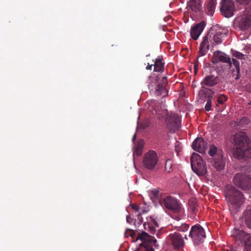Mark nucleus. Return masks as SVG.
<instances>
[{
    "label": "nucleus",
    "instance_id": "f257e3e1",
    "mask_svg": "<svg viewBox=\"0 0 251 251\" xmlns=\"http://www.w3.org/2000/svg\"><path fill=\"white\" fill-rule=\"evenodd\" d=\"M225 195L228 203L231 214L234 216L240 210L245 201L243 193L231 185L226 187Z\"/></svg>",
    "mask_w": 251,
    "mask_h": 251
},
{
    "label": "nucleus",
    "instance_id": "f03ea898",
    "mask_svg": "<svg viewBox=\"0 0 251 251\" xmlns=\"http://www.w3.org/2000/svg\"><path fill=\"white\" fill-rule=\"evenodd\" d=\"M235 150L233 154L238 158L251 157V143L245 132H239L233 136Z\"/></svg>",
    "mask_w": 251,
    "mask_h": 251
},
{
    "label": "nucleus",
    "instance_id": "7ed1b4c3",
    "mask_svg": "<svg viewBox=\"0 0 251 251\" xmlns=\"http://www.w3.org/2000/svg\"><path fill=\"white\" fill-rule=\"evenodd\" d=\"M137 240H140L142 243L136 251H154L153 246L156 248L159 247L154 237L149 235L146 232L139 234Z\"/></svg>",
    "mask_w": 251,
    "mask_h": 251
},
{
    "label": "nucleus",
    "instance_id": "20e7f679",
    "mask_svg": "<svg viewBox=\"0 0 251 251\" xmlns=\"http://www.w3.org/2000/svg\"><path fill=\"white\" fill-rule=\"evenodd\" d=\"M215 45L213 37L212 36V28H211L207 33L203 37L202 41L200 44L199 51V56L197 58V60L195 61L194 65L195 70H196L198 66V58L200 56H203L206 55L208 50L211 48H213Z\"/></svg>",
    "mask_w": 251,
    "mask_h": 251
},
{
    "label": "nucleus",
    "instance_id": "39448f33",
    "mask_svg": "<svg viewBox=\"0 0 251 251\" xmlns=\"http://www.w3.org/2000/svg\"><path fill=\"white\" fill-rule=\"evenodd\" d=\"M232 182L235 186L244 191L251 190V177L245 173L235 174L233 176Z\"/></svg>",
    "mask_w": 251,
    "mask_h": 251
},
{
    "label": "nucleus",
    "instance_id": "423d86ee",
    "mask_svg": "<svg viewBox=\"0 0 251 251\" xmlns=\"http://www.w3.org/2000/svg\"><path fill=\"white\" fill-rule=\"evenodd\" d=\"M191 165L193 171L198 176H203L207 172L205 163L201 157L193 153L191 157Z\"/></svg>",
    "mask_w": 251,
    "mask_h": 251
},
{
    "label": "nucleus",
    "instance_id": "0eeeda50",
    "mask_svg": "<svg viewBox=\"0 0 251 251\" xmlns=\"http://www.w3.org/2000/svg\"><path fill=\"white\" fill-rule=\"evenodd\" d=\"M189 237L195 245H200L203 243L206 238L205 230L200 225L196 224L191 227Z\"/></svg>",
    "mask_w": 251,
    "mask_h": 251
},
{
    "label": "nucleus",
    "instance_id": "6e6552de",
    "mask_svg": "<svg viewBox=\"0 0 251 251\" xmlns=\"http://www.w3.org/2000/svg\"><path fill=\"white\" fill-rule=\"evenodd\" d=\"M158 161L157 153L153 151H149L144 156L143 165L146 169L152 170L155 168Z\"/></svg>",
    "mask_w": 251,
    "mask_h": 251
},
{
    "label": "nucleus",
    "instance_id": "1a4fd4ad",
    "mask_svg": "<svg viewBox=\"0 0 251 251\" xmlns=\"http://www.w3.org/2000/svg\"><path fill=\"white\" fill-rule=\"evenodd\" d=\"M167 128L171 132H175L181 126L180 117L175 113H171L165 118Z\"/></svg>",
    "mask_w": 251,
    "mask_h": 251
},
{
    "label": "nucleus",
    "instance_id": "9d476101",
    "mask_svg": "<svg viewBox=\"0 0 251 251\" xmlns=\"http://www.w3.org/2000/svg\"><path fill=\"white\" fill-rule=\"evenodd\" d=\"M166 243L174 249H180L184 246V240L181 235L178 232L170 233L166 238Z\"/></svg>",
    "mask_w": 251,
    "mask_h": 251
},
{
    "label": "nucleus",
    "instance_id": "9b49d317",
    "mask_svg": "<svg viewBox=\"0 0 251 251\" xmlns=\"http://www.w3.org/2000/svg\"><path fill=\"white\" fill-rule=\"evenodd\" d=\"M161 204L175 213H178L181 210L180 204L176 199L171 196H167L164 198L161 202Z\"/></svg>",
    "mask_w": 251,
    "mask_h": 251
},
{
    "label": "nucleus",
    "instance_id": "f8f14e48",
    "mask_svg": "<svg viewBox=\"0 0 251 251\" xmlns=\"http://www.w3.org/2000/svg\"><path fill=\"white\" fill-rule=\"evenodd\" d=\"M235 6L232 0H223L221 2L220 10L222 14L226 18L231 17L233 15Z\"/></svg>",
    "mask_w": 251,
    "mask_h": 251
},
{
    "label": "nucleus",
    "instance_id": "ddd939ff",
    "mask_svg": "<svg viewBox=\"0 0 251 251\" xmlns=\"http://www.w3.org/2000/svg\"><path fill=\"white\" fill-rule=\"evenodd\" d=\"M220 82V78L217 76L213 75H209L205 76L201 82V88L205 89L206 87H212L215 86Z\"/></svg>",
    "mask_w": 251,
    "mask_h": 251
},
{
    "label": "nucleus",
    "instance_id": "4468645a",
    "mask_svg": "<svg viewBox=\"0 0 251 251\" xmlns=\"http://www.w3.org/2000/svg\"><path fill=\"white\" fill-rule=\"evenodd\" d=\"M192 149L201 153H205L207 148V143L204 140L203 138L198 137L195 139L192 144Z\"/></svg>",
    "mask_w": 251,
    "mask_h": 251
},
{
    "label": "nucleus",
    "instance_id": "2eb2a0df",
    "mask_svg": "<svg viewBox=\"0 0 251 251\" xmlns=\"http://www.w3.org/2000/svg\"><path fill=\"white\" fill-rule=\"evenodd\" d=\"M251 25V8L246 9L244 16H243L239 23V26L242 29H247Z\"/></svg>",
    "mask_w": 251,
    "mask_h": 251
},
{
    "label": "nucleus",
    "instance_id": "dca6fc26",
    "mask_svg": "<svg viewBox=\"0 0 251 251\" xmlns=\"http://www.w3.org/2000/svg\"><path fill=\"white\" fill-rule=\"evenodd\" d=\"M205 25V22L202 21L195 24L191 27L190 34L193 39L197 40L199 38V36L204 29Z\"/></svg>",
    "mask_w": 251,
    "mask_h": 251
},
{
    "label": "nucleus",
    "instance_id": "f3484780",
    "mask_svg": "<svg viewBox=\"0 0 251 251\" xmlns=\"http://www.w3.org/2000/svg\"><path fill=\"white\" fill-rule=\"evenodd\" d=\"M225 158L222 152H219L213 158L212 161V166L217 171L223 170L225 167Z\"/></svg>",
    "mask_w": 251,
    "mask_h": 251
},
{
    "label": "nucleus",
    "instance_id": "a211bd4d",
    "mask_svg": "<svg viewBox=\"0 0 251 251\" xmlns=\"http://www.w3.org/2000/svg\"><path fill=\"white\" fill-rule=\"evenodd\" d=\"M212 62L214 64H217L219 62L226 63L230 65L232 64L230 57L219 50H217L213 53Z\"/></svg>",
    "mask_w": 251,
    "mask_h": 251
},
{
    "label": "nucleus",
    "instance_id": "6ab92c4d",
    "mask_svg": "<svg viewBox=\"0 0 251 251\" xmlns=\"http://www.w3.org/2000/svg\"><path fill=\"white\" fill-rule=\"evenodd\" d=\"M162 81V84L159 83L157 85L155 93L158 96H162V97H165L168 94V90L165 87V85L167 84L166 78L163 77Z\"/></svg>",
    "mask_w": 251,
    "mask_h": 251
},
{
    "label": "nucleus",
    "instance_id": "aec40b11",
    "mask_svg": "<svg viewBox=\"0 0 251 251\" xmlns=\"http://www.w3.org/2000/svg\"><path fill=\"white\" fill-rule=\"evenodd\" d=\"M216 4V0H209L205 3L204 11L207 15L212 16L214 14Z\"/></svg>",
    "mask_w": 251,
    "mask_h": 251
},
{
    "label": "nucleus",
    "instance_id": "412c9836",
    "mask_svg": "<svg viewBox=\"0 0 251 251\" xmlns=\"http://www.w3.org/2000/svg\"><path fill=\"white\" fill-rule=\"evenodd\" d=\"M204 93L207 98V102L205 106V109L207 111H209L211 110L212 100L215 92L212 89H206Z\"/></svg>",
    "mask_w": 251,
    "mask_h": 251
},
{
    "label": "nucleus",
    "instance_id": "4be33fe9",
    "mask_svg": "<svg viewBox=\"0 0 251 251\" xmlns=\"http://www.w3.org/2000/svg\"><path fill=\"white\" fill-rule=\"evenodd\" d=\"M226 36V33L223 31H216L212 29V36L213 37L215 45L220 44L222 42L223 38Z\"/></svg>",
    "mask_w": 251,
    "mask_h": 251
},
{
    "label": "nucleus",
    "instance_id": "5701e85b",
    "mask_svg": "<svg viewBox=\"0 0 251 251\" xmlns=\"http://www.w3.org/2000/svg\"><path fill=\"white\" fill-rule=\"evenodd\" d=\"M188 4L191 9L196 13L201 12L202 9L200 0H190Z\"/></svg>",
    "mask_w": 251,
    "mask_h": 251
},
{
    "label": "nucleus",
    "instance_id": "b1692460",
    "mask_svg": "<svg viewBox=\"0 0 251 251\" xmlns=\"http://www.w3.org/2000/svg\"><path fill=\"white\" fill-rule=\"evenodd\" d=\"M153 114H155L156 117L159 120H161L164 118L165 119L166 117H167L169 114L167 109H163L161 108H158L157 110L154 109V111L153 112Z\"/></svg>",
    "mask_w": 251,
    "mask_h": 251
},
{
    "label": "nucleus",
    "instance_id": "393cba45",
    "mask_svg": "<svg viewBox=\"0 0 251 251\" xmlns=\"http://www.w3.org/2000/svg\"><path fill=\"white\" fill-rule=\"evenodd\" d=\"M162 58L158 57L155 59L154 64V71L162 73L164 71V63L162 62Z\"/></svg>",
    "mask_w": 251,
    "mask_h": 251
},
{
    "label": "nucleus",
    "instance_id": "a878e982",
    "mask_svg": "<svg viewBox=\"0 0 251 251\" xmlns=\"http://www.w3.org/2000/svg\"><path fill=\"white\" fill-rule=\"evenodd\" d=\"M232 235L236 239V240H239L240 241L244 240L247 236L246 233L244 231L236 228L234 229Z\"/></svg>",
    "mask_w": 251,
    "mask_h": 251
},
{
    "label": "nucleus",
    "instance_id": "bb28decb",
    "mask_svg": "<svg viewBox=\"0 0 251 251\" xmlns=\"http://www.w3.org/2000/svg\"><path fill=\"white\" fill-rule=\"evenodd\" d=\"M245 223L247 226L251 229V209H247L244 212Z\"/></svg>",
    "mask_w": 251,
    "mask_h": 251
},
{
    "label": "nucleus",
    "instance_id": "cd10ccee",
    "mask_svg": "<svg viewBox=\"0 0 251 251\" xmlns=\"http://www.w3.org/2000/svg\"><path fill=\"white\" fill-rule=\"evenodd\" d=\"M189 227V225L183 223L181 224V225H177L176 226H175V228L178 231H181V232H185L188 230Z\"/></svg>",
    "mask_w": 251,
    "mask_h": 251
},
{
    "label": "nucleus",
    "instance_id": "c85d7f7f",
    "mask_svg": "<svg viewBox=\"0 0 251 251\" xmlns=\"http://www.w3.org/2000/svg\"><path fill=\"white\" fill-rule=\"evenodd\" d=\"M250 120L246 117H244L238 122V125L241 126L242 127H245L250 124Z\"/></svg>",
    "mask_w": 251,
    "mask_h": 251
},
{
    "label": "nucleus",
    "instance_id": "c756f323",
    "mask_svg": "<svg viewBox=\"0 0 251 251\" xmlns=\"http://www.w3.org/2000/svg\"><path fill=\"white\" fill-rule=\"evenodd\" d=\"M219 152H221V151H218L217 148L216 146L213 145H212L210 146V150L208 151V153L210 156H213L214 157Z\"/></svg>",
    "mask_w": 251,
    "mask_h": 251
},
{
    "label": "nucleus",
    "instance_id": "7c9ffc66",
    "mask_svg": "<svg viewBox=\"0 0 251 251\" xmlns=\"http://www.w3.org/2000/svg\"><path fill=\"white\" fill-rule=\"evenodd\" d=\"M172 166H173V160L171 159H168L166 160L165 169L166 171L168 173L171 172L172 171Z\"/></svg>",
    "mask_w": 251,
    "mask_h": 251
},
{
    "label": "nucleus",
    "instance_id": "2f4dec72",
    "mask_svg": "<svg viewBox=\"0 0 251 251\" xmlns=\"http://www.w3.org/2000/svg\"><path fill=\"white\" fill-rule=\"evenodd\" d=\"M227 97L224 94H220L217 98V102L219 104H223L227 100Z\"/></svg>",
    "mask_w": 251,
    "mask_h": 251
},
{
    "label": "nucleus",
    "instance_id": "473e14b6",
    "mask_svg": "<svg viewBox=\"0 0 251 251\" xmlns=\"http://www.w3.org/2000/svg\"><path fill=\"white\" fill-rule=\"evenodd\" d=\"M232 63H233L234 66L235 67L236 71V72H237V75H238L239 74V73H240V63H239V62L237 60L235 59V58H232ZM238 78H239V77L237 75V76L235 78V79H238Z\"/></svg>",
    "mask_w": 251,
    "mask_h": 251
},
{
    "label": "nucleus",
    "instance_id": "72a5a7b5",
    "mask_svg": "<svg viewBox=\"0 0 251 251\" xmlns=\"http://www.w3.org/2000/svg\"><path fill=\"white\" fill-rule=\"evenodd\" d=\"M144 226L145 229H147L149 228V230L150 231L151 233L154 234L156 231L155 227L153 226H151L150 224H146L145 223L144 224Z\"/></svg>",
    "mask_w": 251,
    "mask_h": 251
},
{
    "label": "nucleus",
    "instance_id": "f704fd0d",
    "mask_svg": "<svg viewBox=\"0 0 251 251\" xmlns=\"http://www.w3.org/2000/svg\"><path fill=\"white\" fill-rule=\"evenodd\" d=\"M144 226L145 229H147L149 228V230L150 231L151 233L154 234L156 231L155 227L153 226H151L150 224H146L145 223L144 224Z\"/></svg>",
    "mask_w": 251,
    "mask_h": 251
},
{
    "label": "nucleus",
    "instance_id": "c9c22d12",
    "mask_svg": "<svg viewBox=\"0 0 251 251\" xmlns=\"http://www.w3.org/2000/svg\"><path fill=\"white\" fill-rule=\"evenodd\" d=\"M233 55L234 56H235V57L239 59H244V56L246 55L238 51H234V52L233 53Z\"/></svg>",
    "mask_w": 251,
    "mask_h": 251
},
{
    "label": "nucleus",
    "instance_id": "e433bc0d",
    "mask_svg": "<svg viewBox=\"0 0 251 251\" xmlns=\"http://www.w3.org/2000/svg\"><path fill=\"white\" fill-rule=\"evenodd\" d=\"M135 233V232L134 230L130 229H127L125 232V235L126 237L129 236L132 237L134 235Z\"/></svg>",
    "mask_w": 251,
    "mask_h": 251
},
{
    "label": "nucleus",
    "instance_id": "4c0bfd02",
    "mask_svg": "<svg viewBox=\"0 0 251 251\" xmlns=\"http://www.w3.org/2000/svg\"><path fill=\"white\" fill-rule=\"evenodd\" d=\"M148 224H150L151 226H153L155 227H158V223L155 220V219L151 217V221Z\"/></svg>",
    "mask_w": 251,
    "mask_h": 251
},
{
    "label": "nucleus",
    "instance_id": "58836bf2",
    "mask_svg": "<svg viewBox=\"0 0 251 251\" xmlns=\"http://www.w3.org/2000/svg\"><path fill=\"white\" fill-rule=\"evenodd\" d=\"M246 247L248 251H251V238L249 239V241L246 243Z\"/></svg>",
    "mask_w": 251,
    "mask_h": 251
},
{
    "label": "nucleus",
    "instance_id": "ea45409f",
    "mask_svg": "<svg viewBox=\"0 0 251 251\" xmlns=\"http://www.w3.org/2000/svg\"><path fill=\"white\" fill-rule=\"evenodd\" d=\"M151 194L153 198H157L158 197L159 191L156 190H154L151 191Z\"/></svg>",
    "mask_w": 251,
    "mask_h": 251
},
{
    "label": "nucleus",
    "instance_id": "a19ab883",
    "mask_svg": "<svg viewBox=\"0 0 251 251\" xmlns=\"http://www.w3.org/2000/svg\"><path fill=\"white\" fill-rule=\"evenodd\" d=\"M237 1L241 4H247L250 2L251 0H237Z\"/></svg>",
    "mask_w": 251,
    "mask_h": 251
},
{
    "label": "nucleus",
    "instance_id": "79ce46f5",
    "mask_svg": "<svg viewBox=\"0 0 251 251\" xmlns=\"http://www.w3.org/2000/svg\"><path fill=\"white\" fill-rule=\"evenodd\" d=\"M131 207L133 209H134L136 211H138L140 209L139 206L135 204H132L131 205Z\"/></svg>",
    "mask_w": 251,
    "mask_h": 251
},
{
    "label": "nucleus",
    "instance_id": "37998d69",
    "mask_svg": "<svg viewBox=\"0 0 251 251\" xmlns=\"http://www.w3.org/2000/svg\"><path fill=\"white\" fill-rule=\"evenodd\" d=\"M152 66H154V64L150 65L148 64V66L146 67V69L148 70H151L152 69Z\"/></svg>",
    "mask_w": 251,
    "mask_h": 251
},
{
    "label": "nucleus",
    "instance_id": "c03bdc74",
    "mask_svg": "<svg viewBox=\"0 0 251 251\" xmlns=\"http://www.w3.org/2000/svg\"><path fill=\"white\" fill-rule=\"evenodd\" d=\"M126 221L129 223H131V222L132 221V219L130 218V216L127 215L126 216Z\"/></svg>",
    "mask_w": 251,
    "mask_h": 251
},
{
    "label": "nucleus",
    "instance_id": "a18cd8bd",
    "mask_svg": "<svg viewBox=\"0 0 251 251\" xmlns=\"http://www.w3.org/2000/svg\"><path fill=\"white\" fill-rule=\"evenodd\" d=\"M136 139V134H134L132 138V141H134Z\"/></svg>",
    "mask_w": 251,
    "mask_h": 251
},
{
    "label": "nucleus",
    "instance_id": "49530a36",
    "mask_svg": "<svg viewBox=\"0 0 251 251\" xmlns=\"http://www.w3.org/2000/svg\"><path fill=\"white\" fill-rule=\"evenodd\" d=\"M248 90L250 92H251V86H249L248 88Z\"/></svg>",
    "mask_w": 251,
    "mask_h": 251
},
{
    "label": "nucleus",
    "instance_id": "de8ad7c7",
    "mask_svg": "<svg viewBox=\"0 0 251 251\" xmlns=\"http://www.w3.org/2000/svg\"><path fill=\"white\" fill-rule=\"evenodd\" d=\"M185 239H186V240H187V239H188V238H187V235H186L185 236Z\"/></svg>",
    "mask_w": 251,
    "mask_h": 251
},
{
    "label": "nucleus",
    "instance_id": "09e8293b",
    "mask_svg": "<svg viewBox=\"0 0 251 251\" xmlns=\"http://www.w3.org/2000/svg\"><path fill=\"white\" fill-rule=\"evenodd\" d=\"M150 56V54H149L147 55V56Z\"/></svg>",
    "mask_w": 251,
    "mask_h": 251
}]
</instances>
